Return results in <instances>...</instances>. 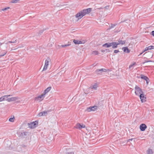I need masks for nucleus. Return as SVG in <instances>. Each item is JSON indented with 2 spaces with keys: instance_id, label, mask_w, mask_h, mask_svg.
Here are the masks:
<instances>
[{
  "instance_id": "41",
  "label": "nucleus",
  "mask_w": 154,
  "mask_h": 154,
  "mask_svg": "<svg viewBox=\"0 0 154 154\" xmlns=\"http://www.w3.org/2000/svg\"><path fill=\"white\" fill-rule=\"evenodd\" d=\"M82 42L81 41H79L78 40V44H82Z\"/></svg>"
},
{
  "instance_id": "29",
  "label": "nucleus",
  "mask_w": 154,
  "mask_h": 154,
  "mask_svg": "<svg viewBox=\"0 0 154 154\" xmlns=\"http://www.w3.org/2000/svg\"><path fill=\"white\" fill-rule=\"evenodd\" d=\"M70 45L69 44H66L64 45H61L60 46L62 48H66L68 46H69Z\"/></svg>"
},
{
  "instance_id": "4",
  "label": "nucleus",
  "mask_w": 154,
  "mask_h": 154,
  "mask_svg": "<svg viewBox=\"0 0 154 154\" xmlns=\"http://www.w3.org/2000/svg\"><path fill=\"white\" fill-rule=\"evenodd\" d=\"M97 106H90L87 108L86 111L88 112H90L91 111H94L97 109Z\"/></svg>"
},
{
  "instance_id": "40",
  "label": "nucleus",
  "mask_w": 154,
  "mask_h": 154,
  "mask_svg": "<svg viewBox=\"0 0 154 154\" xmlns=\"http://www.w3.org/2000/svg\"><path fill=\"white\" fill-rule=\"evenodd\" d=\"M109 6H106L105 7H104V8H105L106 9H108L109 8Z\"/></svg>"
},
{
  "instance_id": "9",
  "label": "nucleus",
  "mask_w": 154,
  "mask_h": 154,
  "mask_svg": "<svg viewBox=\"0 0 154 154\" xmlns=\"http://www.w3.org/2000/svg\"><path fill=\"white\" fill-rule=\"evenodd\" d=\"M118 44L117 42H112L111 43V47L113 49H115L118 47Z\"/></svg>"
},
{
  "instance_id": "24",
  "label": "nucleus",
  "mask_w": 154,
  "mask_h": 154,
  "mask_svg": "<svg viewBox=\"0 0 154 154\" xmlns=\"http://www.w3.org/2000/svg\"><path fill=\"white\" fill-rule=\"evenodd\" d=\"M92 54L95 55H97L99 54V53L97 51H92Z\"/></svg>"
},
{
  "instance_id": "14",
  "label": "nucleus",
  "mask_w": 154,
  "mask_h": 154,
  "mask_svg": "<svg viewBox=\"0 0 154 154\" xmlns=\"http://www.w3.org/2000/svg\"><path fill=\"white\" fill-rule=\"evenodd\" d=\"M11 95H5L3 96L2 97H0V102L2 101H4L6 100V98H8V97L11 96Z\"/></svg>"
},
{
  "instance_id": "37",
  "label": "nucleus",
  "mask_w": 154,
  "mask_h": 154,
  "mask_svg": "<svg viewBox=\"0 0 154 154\" xmlns=\"http://www.w3.org/2000/svg\"><path fill=\"white\" fill-rule=\"evenodd\" d=\"M146 81V84L147 85H148V83H149V81H150V80H149V79L148 78V79H147Z\"/></svg>"
},
{
  "instance_id": "11",
  "label": "nucleus",
  "mask_w": 154,
  "mask_h": 154,
  "mask_svg": "<svg viewBox=\"0 0 154 154\" xmlns=\"http://www.w3.org/2000/svg\"><path fill=\"white\" fill-rule=\"evenodd\" d=\"M45 94L43 93L42 95L37 97H36L35 98V100H40L41 99H42V100H43V98H44V96H45Z\"/></svg>"
},
{
  "instance_id": "30",
  "label": "nucleus",
  "mask_w": 154,
  "mask_h": 154,
  "mask_svg": "<svg viewBox=\"0 0 154 154\" xmlns=\"http://www.w3.org/2000/svg\"><path fill=\"white\" fill-rule=\"evenodd\" d=\"M148 50H149V49H148V47H146L145 48V50L142 52V53H140L139 55H140L142 54L145 51H148Z\"/></svg>"
},
{
  "instance_id": "47",
  "label": "nucleus",
  "mask_w": 154,
  "mask_h": 154,
  "mask_svg": "<svg viewBox=\"0 0 154 154\" xmlns=\"http://www.w3.org/2000/svg\"><path fill=\"white\" fill-rule=\"evenodd\" d=\"M97 9H103V8H102V7H100V8H98Z\"/></svg>"
},
{
  "instance_id": "51",
  "label": "nucleus",
  "mask_w": 154,
  "mask_h": 154,
  "mask_svg": "<svg viewBox=\"0 0 154 154\" xmlns=\"http://www.w3.org/2000/svg\"><path fill=\"white\" fill-rule=\"evenodd\" d=\"M2 44V43H1L0 42V46Z\"/></svg>"
},
{
  "instance_id": "19",
  "label": "nucleus",
  "mask_w": 154,
  "mask_h": 154,
  "mask_svg": "<svg viewBox=\"0 0 154 154\" xmlns=\"http://www.w3.org/2000/svg\"><path fill=\"white\" fill-rule=\"evenodd\" d=\"M140 78L141 79H144L145 81L148 79V78L147 77L142 74L140 75Z\"/></svg>"
},
{
  "instance_id": "43",
  "label": "nucleus",
  "mask_w": 154,
  "mask_h": 154,
  "mask_svg": "<svg viewBox=\"0 0 154 154\" xmlns=\"http://www.w3.org/2000/svg\"><path fill=\"white\" fill-rule=\"evenodd\" d=\"M133 139H134L133 138H132L131 139H129L128 140V142H130V141H132Z\"/></svg>"
},
{
  "instance_id": "34",
  "label": "nucleus",
  "mask_w": 154,
  "mask_h": 154,
  "mask_svg": "<svg viewBox=\"0 0 154 154\" xmlns=\"http://www.w3.org/2000/svg\"><path fill=\"white\" fill-rule=\"evenodd\" d=\"M38 116H43V114L42 113V112H39L38 114V115H37Z\"/></svg>"
},
{
  "instance_id": "21",
  "label": "nucleus",
  "mask_w": 154,
  "mask_h": 154,
  "mask_svg": "<svg viewBox=\"0 0 154 154\" xmlns=\"http://www.w3.org/2000/svg\"><path fill=\"white\" fill-rule=\"evenodd\" d=\"M28 133L27 132H24L21 133L20 136L23 137H25V136H26Z\"/></svg>"
},
{
  "instance_id": "27",
  "label": "nucleus",
  "mask_w": 154,
  "mask_h": 154,
  "mask_svg": "<svg viewBox=\"0 0 154 154\" xmlns=\"http://www.w3.org/2000/svg\"><path fill=\"white\" fill-rule=\"evenodd\" d=\"M97 87V83H95L94 85H93L92 88H94L95 90H96Z\"/></svg>"
},
{
  "instance_id": "22",
  "label": "nucleus",
  "mask_w": 154,
  "mask_h": 154,
  "mask_svg": "<svg viewBox=\"0 0 154 154\" xmlns=\"http://www.w3.org/2000/svg\"><path fill=\"white\" fill-rule=\"evenodd\" d=\"M101 52L102 53H104L105 52H110V50L108 49H105V50L102 49L101 50Z\"/></svg>"
},
{
  "instance_id": "23",
  "label": "nucleus",
  "mask_w": 154,
  "mask_h": 154,
  "mask_svg": "<svg viewBox=\"0 0 154 154\" xmlns=\"http://www.w3.org/2000/svg\"><path fill=\"white\" fill-rule=\"evenodd\" d=\"M20 0H11L10 1V3H17L19 2Z\"/></svg>"
},
{
  "instance_id": "42",
  "label": "nucleus",
  "mask_w": 154,
  "mask_h": 154,
  "mask_svg": "<svg viewBox=\"0 0 154 154\" xmlns=\"http://www.w3.org/2000/svg\"><path fill=\"white\" fill-rule=\"evenodd\" d=\"M151 35L154 36V31H152L151 32Z\"/></svg>"
},
{
  "instance_id": "8",
  "label": "nucleus",
  "mask_w": 154,
  "mask_h": 154,
  "mask_svg": "<svg viewBox=\"0 0 154 154\" xmlns=\"http://www.w3.org/2000/svg\"><path fill=\"white\" fill-rule=\"evenodd\" d=\"M147 127L145 124H142L140 126V128L141 131H144L147 128Z\"/></svg>"
},
{
  "instance_id": "48",
  "label": "nucleus",
  "mask_w": 154,
  "mask_h": 154,
  "mask_svg": "<svg viewBox=\"0 0 154 154\" xmlns=\"http://www.w3.org/2000/svg\"><path fill=\"white\" fill-rule=\"evenodd\" d=\"M137 78H140V76H137Z\"/></svg>"
},
{
  "instance_id": "17",
  "label": "nucleus",
  "mask_w": 154,
  "mask_h": 154,
  "mask_svg": "<svg viewBox=\"0 0 154 154\" xmlns=\"http://www.w3.org/2000/svg\"><path fill=\"white\" fill-rule=\"evenodd\" d=\"M51 110H48L47 111H43L42 112V113L43 114V116H46L48 114V113L50 112Z\"/></svg>"
},
{
  "instance_id": "39",
  "label": "nucleus",
  "mask_w": 154,
  "mask_h": 154,
  "mask_svg": "<svg viewBox=\"0 0 154 154\" xmlns=\"http://www.w3.org/2000/svg\"><path fill=\"white\" fill-rule=\"evenodd\" d=\"M119 52V50H115L114 51V53H117Z\"/></svg>"
},
{
  "instance_id": "6",
  "label": "nucleus",
  "mask_w": 154,
  "mask_h": 154,
  "mask_svg": "<svg viewBox=\"0 0 154 154\" xmlns=\"http://www.w3.org/2000/svg\"><path fill=\"white\" fill-rule=\"evenodd\" d=\"M107 69H97L95 72L97 74H101L103 72H106Z\"/></svg>"
},
{
  "instance_id": "7",
  "label": "nucleus",
  "mask_w": 154,
  "mask_h": 154,
  "mask_svg": "<svg viewBox=\"0 0 154 154\" xmlns=\"http://www.w3.org/2000/svg\"><path fill=\"white\" fill-rule=\"evenodd\" d=\"M85 127V125H81L80 123H78L76 124L75 126L74 127L77 129H81L82 128H84Z\"/></svg>"
},
{
  "instance_id": "16",
  "label": "nucleus",
  "mask_w": 154,
  "mask_h": 154,
  "mask_svg": "<svg viewBox=\"0 0 154 154\" xmlns=\"http://www.w3.org/2000/svg\"><path fill=\"white\" fill-rule=\"evenodd\" d=\"M51 89V87H49L47 88L46 89H45L43 93V94L45 95L47 93H48V92H49Z\"/></svg>"
},
{
  "instance_id": "32",
  "label": "nucleus",
  "mask_w": 154,
  "mask_h": 154,
  "mask_svg": "<svg viewBox=\"0 0 154 154\" xmlns=\"http://www.w3.org/2000/svg\"><path fill=\"white\" fill-rule=\"evenodd\" d=\"M73 42L75 44H78V40L74 39V40H73Z\"/></svg>"
},
{
  "instance_id": "26",
  "label": "nucleus",
  "mask_w": 154,
  "mask_h": 154,
  "mask_svg": "<svg viewBox=\"0 0 154 154\" xmlns=\"http://www.w3.org/2000/svg\"><path fill=\"white\" fill-rule=\"evenodd\" d=\"M146 54L150 55V56L149 57V58H151L152 57L153 55L152 54V53L151 52H146Z\"/></svg>"
},
{
  "instance_id": "15",
  "label": "nucleus",
  "mask_w": 154,
  "mask_h": 154,
  "mask_svg": "<svg viewBox=\"0 0 154 154\" xmlns=\"http://www.w3.org/2000/svg\"><path fill=\"white\" fill-rule=\"evenodd\" d=\"M102 47L108 48L111 47V43L108 42L102 45Z\"/></svg>"
},
{
  "instance_id": "49",
  "label": "nucleus",
  "mask_w": 154,
  "mask_h": 154,
  "mask_svg": "<svg viewBox=\"0 0 154 154\" xmlns=\"http://www.w3.org/2000/svg\"><path fill=\"white\" fill-rule=\"evenodd\" d=\"M26 146L24 145H22V146L23 147H24L25 146Z\"/></svg>"
},
{
  "instance_id": "44",
  "label": "nucleus",
  "mask_w": 154,
  "mask_h": 154,
  "mask_svg": "<svg viewBox=\"0 0 154 154\" xmlns=\"http://www.w3.org/2000/svg\"><path fill=\"white\" fill-rule=\"evenodd\" d=\"M65 5V4H62L60 5H57V6H64V5Z\"/></svg>"
},
{
  "instance_id": "31",
  "label": "nucleus",
  "mask_w": 154,
  "mask_h": 154,
  "mask_svg": "<svg viewBox=\"0 0 154 154\" xmlns=\"http://www.w3.org/2000/svg\"><path fill=\"white\" fill-rule=\"evenodd\" d=\"M148 47L149 50L152 49H154V46H150Z\"/></svg>"
},
{
  "instance_id": "50",
  "label": "nucleus",
  "mask_w": 154,
  "mask_h": 154,
  "mask_svg": "<svg viewBox=\"0 0 154 154\" xmlns=\"http://www.w3.org/2000/svg\"><path fill=\"white\" fill-rule=\"evenodd\" d=\"M2 54H3V51H2Z\"/></svg>"
},
{
  "instance_id": "13",
  "label": "nucleus",
  "mask_w": 154,
  "mask_h": 154,
  "mask_svg": "<svg viewBox=\"0 0 154 154\" xmlns=\"http://www.w3.org/2000/svg\"><path fill=\"white\" fill-rule=\"evenodd\" d=\"M122 49L123 51L127 53H129L130 52V50H129L128 47H123L122 48Z\"/></svg>"
},
{
  "instance_id": "45",
  "label": "nucleus",
  "mask_w": 154,
  "mask_h": 154,
  "mask_svg": "<svg viewBox=\"0 0 154 154\" xmlns=\"http://www.w3.org/2000/svg\"><path fill=\"white\" fill-rule=\"evenodd\" d=\"M151 62V60H149V61H145V62H143V64H144L145 63H147V62Z\"/></svg>"
},
{
  "instance_id": "18",
  "label": "nucleus",
  "mask_w": 154,
  "mask_h": 154,
  "mask_svg": "<svg viewBox=\"0 0 154 154\" xmlns=\"http://www.w3.org/2000/svg\"><path fill=\"white\" fill-rule=\"evenodd\" d=\"M153 153L152 150L150 149H148L146 151L147 154H153Z\"/></svg>"
},
{
  "instance_id": "5",
  "label": "nucleus",
  "mask_w": 154,
  "mask_h": 154,
  "mask_svg": "<svg viewBox=\"0 0 154 154\" xmlns=\"http://www.w3.org/2000/svg\"><path fill=\"white\" fill-rule=\"evenodd\" d=\"M49 60H50V59L48 58L47 59L45 60V65L43 69V71L47 69L48 66L49 65Z\"/></svg>"
},
{
  "instance_id": "20",
  "label": "nucleus",
  "mask_w": 154,
  "mask_h": 154,
  "mask_svg": "<svg viewBox=\"0 0 154 154\" xmlns=\"http://www.w3.org/2000/svg\"><path fill=\"white\" fill-rule=\"evenodd\" d=\"M117 25V24H116V23H115V24H112V23H111V24H110V25L109 26V28L108 29H109V30H110V29L111 28H113L115 26H116Z\"/></svg>"
},
{
  "instance_id": "25",
  "label": "nucleus",
  "mask_w": 154,
  "mask_h": 154,
  "mask_svg": "<svg viewBox=\"0 0 154 154\" xmlns=\"http://www.w3.org/2000/svg\"><path fill=\"white\" fill-rule=\"evenodd\" d=\"M3 54H1L0 55V57L3 56L5 55L7 53V51L5 50H3Z\"/></svg>"
},
{
  "instance_id": "28",
  "label": "nucleus",
  "mask_w": 154,
  "mask_h": 154,
  "mask_svg": "<svg viewBox=\"0 0 154 154\" xmlns=\"http://www.w3.org/2000/svg\"><path fill=\"white\" fill-rule=\"evenodd\" d=\"M14 116H13V118H10L9 119V121L10 122H13L14 121Z\"/></svg>"
},
{
  "instance_id": "1",
  "label": "nucleus",
  "mask_w": 154,
  "mask_h": 154,
  "mask_svg": "<svg viewBox=\"0 0 154 154\" xmlns=\"http://www.w3.org/2000/svg\"><path fill=\"white\" fill-rule=\"evenodd\" d=\"M135 89V94L136 95L139 96L141 102L143 103L146 102V97H145L142 89L137 85H136Z\"/></svg>"
},
{
  "instance_id": "38",
  "label": "nucleus",
  "mask_w": 154,
  "mask_h": 154,
  "mask_svg": "<svg viewBox=\"0 0 154 154\" xmlns=\"http://www.w3.org/2000/svg\"><path fill=\"white\" fill-rule=\"evenodd\" d=\"M17 42V41L16 40H15V41H9L8 42V43H15L16 42Z\"/></svg>"
},
{
  "instance_id": "46",
  "label": "nucleus",
  "mask_w": 154,
  "mask_h": 154,
  "mask_svg": "<svg viewBox=\"0 0 154 154\" xmlns=\"http://www.w3.org/2000/svg\"><path fill=\"white\" fill-rule=\"evenodd\" d=\"M43 31H44L43 30H41V31H39V33L41 34V33H42L43 32Z\"/></svg>"
},
{
  "instance_id": "33",
  "label": "nucleus",
  "mask_w": 154,
  "mask_h": 154,
  "mask_svg": "<svg viewBox=\"0 0 154 154\" xmlns=\"http://www.w3.org/2000/svg\"><path fill=\"white\" fill-rule=\"evenodd\" d=\"M10 8V7H6V8H3V9H2V11H6L7 10V9H9Z\"/></svg>"
},
{
  "instance_id": "3",
  "label": "nucleus",
  "mask_w": 154,
  "mask_h": 154,
  "mask_svg": "<svg viewBox=\"0 0 154 154\" xmlns=\"http://www.w3.org/2000/svg\"><path fill=\"white\" fill-rule=\"evenodd\" d=\"M38 124V121L36 120L35 122H31L30 123H28L29 127L31 128H34L37 126Z\"/></svg>"
},
{
  "instance_id": "12",
  "label": "nucleus",
  "mask_w": 154,
  "mask_h": 154,
  "mask_svg": "<svg viewBox=\"0 0 154 154\" xmlns=\"http://www.w3.org/2000/svg\"><path fill=\"white\" fill-rule=\"evenodd\" d=\"M123 38H120L118 40V45L121 44L122 45H124L125 44L126 41L125 40H122V39Z\"/></svg>"
},
{
  "instance_id": "35",
  "label": "nucleus",
  "mask_w": 154,
  "mask_h": 154,
  "mask_svg": "<svg viewBox=\"0 0 154 154\" xmlns=\"http://www.w3.org/2000/svg\"><path fill=\"white\" fill-rule=\"evenodd\" d=\"M136 64V63L135 62L134 63L130 65L129 66V68H130L132 67L134 65Z\"/></svg>"
},
{
  "instance_id": "10",
  "label": "nucleus",
  "mask_w": 154,
  "mask_h": 154,
  "mask_svg": "<svg viewBox=\"0 0 154 154\" xmlns=\"http://www.w3.org/2000/svg\"><path fill=\"white\" fill-rule=\"evenodd\" d=\"M18 99V97H12L7 99L6 100L8 102L14 101Z\"/></svg>"
},
{
  "instance_id": "36",
  "label": "nucleus",
  "mask_w": 154,
  "mask_h": 154,
  "mask_svg": "<svg viewBox=\"0 0 154 154\" xmlns=\"http://www.w3.org/2000/svg\"><path fill=\"white\" fill-rule=\"evenodd\" d=\"M66 154H74V152L73 151L68 152L66 153Z\"/></svg>"
},
{
  "instance_id": "2",
  "label": "nucleus",
  "mask_w": 154,
  "mask_h": 154,
  "mask_svg": "<svg viewBox=\"0 0 154 154\" xmlns=\"http://www.w3.org/2000/svg\"><path fill=\"white\" fill-rule=\"evenodd\" d=\"M91 10V8L83 10L75 15V17L78 18L79 19H80L86 14L89 13Z\"/></svg>"
}]
</instances>
